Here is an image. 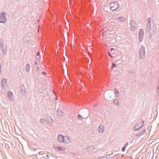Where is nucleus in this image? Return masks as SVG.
<instances>
[{"label":"nucleus","mask_w":159,"mask_h":159,"mask_svg":"<svg viewBox=\"0 0 159 159\" xmlns=\"http://www.w3.org/2000/svg\"><path fill=\"white\" fill-rule=\"evenodd\" d=\"M119 6V4L117 2L112 3L110 5V9L112 11L115 10L118 8Z\"/></svg>","instance_id":"nucleus-1"},{"label":"nucleus","mask_w":159,"mask_h":159,"mask_svg":"<svg viewBox=\"0 0 159 159\" xmlns=\"http://www.w3.org/2000/svg\"><path fill=\"white\" fill-rule=\"evenodd\" d=\"M6 19L5 16V14L1 13L0 14V22L4 23L6 21Z\"/></svg>","instance_id":"nucleus-2"},{"label":"nucleus","mask_w":159,"mask_h":159,"mask_svg":"<svg viewBox=\"0 0 159 159\" xmlns=\"http://www.w3.org/2000/svg\"><path fill=\"white\" fill-rule=\"evenodd\" d=\"M7 96L9 100L12 101L13 100V96L12 92L9 91L7 93Z\"/></svg>","instance_id":"nucleus-3"},{"label":"nucleus","mask_w":159,"mask_h":159,"mask_svg":"<svg viewBox=\"0 0 159 159\" xmlns=\"http://www.w3.org/2000/svg\"><path fill=\"white\" fill-rule=\"evenodd\" d=\"M70 141V139L67 136H64L63 142L66 143H68Z\"/></svg>","instance_id":"nucleus-4"},{"label":"nucleus","mask_w":159,"mask_h":159,"mask_svg":"<svg viewBox=\"0 0 159 159\" xmlns=\"http://www.w3.org/2000/svg\"><path fill=\"white\" fill-rule=\"evenodd\" d=\"M64 136L62 135H59L58 137V139L60 142H63Z\"/></svg>","instance_id":"nucleus-5"},{"label":"nucleus","mask_w":159,"mask_h":159,"mask_svg":"<svg viewBox=\"0 0 159 159\" xmlns=\"http://www.w3.org/2000/svg\"><path fill=\"white\" fill-rule=\"evenodd\" d=\"M98 130L99 132L102 133L104 131V127L102 125H100L98 128Z\"/></svg>","instance_id":"nucleus-6"},{"label":"nucleus","mask_w":159,"mask_h":159,"mask_svg":"<svg viewBox=\"0 0 159 159\" xmlns=\"http://www.w3.org/2000/svg\"><path fill=\"white\" fill-rule=\"evenodd\" d=\"M143 30L142 29L140 30L139 36V37L140 38L141 36L142 37H143Z\"/></svg>","instance_id":"nucleus-7"},{"label":"nucleus","mask_w":159,"mask_h":159,"mask_svg":"<svg viewBox=\"0 0 159 159\" xmlns=\"http://www.w3.org/2000/svg\"><path fill=\"white\" fill-rule=\"evenodd\" d=\"M56 148L57 149V150L59 151H62L65 149L64 148H61V147H56Z\"/></svg>","instance_id":"nucleus-8"},{"label":"nucleus","mask_w":159,"mask_h":159,"mask_svg":"<svg viewBox=\"0 0 159 159\" xmlns=\"http://www.w3.org/2000/svg\"><path fill=\"white\" fill-rule=\"evenodd\" d=\"M58 112V115L59 116H62L63 115V112L59 110V111L58 110H57Z\"/></svg>","instance_id":"nucleus-9"},{"label":"nucleus","mask_w":159,"mask_h":159,"mask_svg":"<svg viewBox=\"0 0 159 159\" xmlns=\"http://www.w3.org/2000/svg\"><path fill=\"white\" fill-rule=\"evenodd\" d=\"M119 19L120 21H124L125 20V18L122 17H120L119 18Z\"/></svg>","instance_id":"nucleus-10"},{"label":"nucleus","mask_w":159,"mask_h":159,"mask_svg":"<svg viewBox=\"0 0 159 159\" xmlns=\"http://www.w3.org/2000/svg\"><path fill=\"white\" fill-rule=\"evenodd\" d=\"M114 103L116 104H118V101L117 100H115L114 101Z\"/></svg>","instance_id":"nucleus-11"},{"label":"nucleus","mask_w":159,"mask_h":159,"mask_svg":"<svg viewBox=\"0 0 159 159\" xmlns=\"http://www.w3.org/2000/svg\"><path fill=\"white\" fill-rule=\"evenodd\" d=\"M116 67V65L114 63H113L112 64V65L111 66V68H113Z\"/></svg>","instance_id":"nucleus-12"},{"label":"nucleus","mask_w":159,"mask_h":159,"mask_svg":"<svg viewBox=\"0 0 159 159\" xmlns=\"http://www.w3.org/2000/svg\"><path fill=\"white\" fill-rule=\"evenodd\" d=\"M78 118L80 119H81L82 118V117L80 115H78Z\"/></svg>","instance_id":"nucleus-13"},{"label":"nucleus","mask_w":159,"mask_h":159,"mask_svg":"<svg viewBox=\"0 0 159 159\" xmlns=\"http://www.w3.org/2000/svg\"><path fill=\"white\" fill-rule=\"evenodd\" d=\"M143 37H142L141 36L140 38L139 37V40L140 42L142 41L143 40Z\"/></svg>","instance_id":"nucleus-14"},{"label":"nucleus","mask_w":159,"mask_h":159,"mask_svg":"<svg viewBox=\"0 0 159 159\" xmlns=\"http://www.w3.org/2000/svg\"><path fill=\"white\" fill-rule=\"evenodd\" d=\"M125 150V147L124 146V147H123L122 148V150L123 151H124Z\"/></svg>","instance_id":"nucleus-15"},{"label":"nucleus","mask_w":159,"mask_h":159,"mask_svg":"<svg viewBox=\"0 0 159 159\" xmlns=\"http://www.w3.org/2000/svg\"><path fill=\"white\" fill-rule=\"evenodd\" d=\"M108 54L111 57H112V56L110 54V53H109V52L108 51Z\"/></svg>","instance_id":"nucleus-16"},{"label":"nucleus","mask_w":159,"mask_h":159,"mask_svg":"<svg viewBox=\"0 0 159 159\" xmlns=\"http://www.w3.org/2000/svg\"><path fill=\"white\" fill-rule=\"evenodd\" d=\"M39 54H40L39 52H38L37 54V55H36V57H37V56H39Z\"/></svg>","instance_id":"nucleus-17"},{"label":"nucleus","mask_w":159,"mask_h":159,"mask_svg":"<svg viewBox=\"0 0 159 159\" xmlns=\"http://www.w3.org/2000/svg\"><path fill=\"white\" fill-rule=\"evenodd\" d=\"M114 50V48H111V51H112V50Z\"/></svg>","instance_id":"nucleus-18"},{"label":"nucleus","mask_w":159,"mask_h":159,"mask_svg":"<svg viewBox=\"0 0 159 159\" xmlns=\"http://www.w3.org/2000/svg\"><path fill=\"white\" fill-rule=\"evenodd\" d=\"M39 30H38V32H39Z\"/></svg>","instance_id":"nucleus-19"},{"label":"nucleus","mask_w":159,"mask_h":159,"mask_svg":"<svg viewBox=\"0 0 159 159\" xmlns=\"http://www.w3.org/2000/svg\"><path fill=\"white\" fill-rule=\"evenodd\" d=\"M151 20V19H148V21H150Z\"/></svg>","instance_id":"nucleus-20"},{"label":"nucleus","mask_w":159,"mask_h":159,"mask_svg":"<svg viewBox=\"0 0 159 159\" xmlns=\"http://www.w3.org/2000/svg\"><path fill=\"white\" fill-rule=\"evenodd\" d=\"M4 81L5 82V81H6V80H2V82H4Z\"/></svg>","instance_id":"nucleus-21"},{"label":"nucleus","mask_w":159,"mask_h":159,"mask_svg":"<svg viewBox=\"0 0 159 159\" xmlns=\"http://www.w3.org/2000/svg\"><path fill=\"white\" fill-rule=\"evenodd\" d=\"M67 75H68V73L67 74ZM67 77H68V78L69 79V76H68V75H67Z\"/></svg>","instance_id":"nucleus-22"},{"label":"nucleus","mask_w":159,"mask_h":159,"mask_svg":"<svg viewBox=\"0 0 159 159\" xmlns=\"http://www.w3.org/2000/svg\"><path fill=\"white\" fill-rule=\"evenodd\" d=\"M66 40H67V41H68V39H67V38L66 39Z\"/></svg>","instance_id":"nucleus-23"},{"label":"nucleus","mask_w":159,"mask_h":159,"mask_svg":"<svg viewBox=\"0 0 159 159\" xmlns=\"http://www.w3.org/2000/svg\"><path fill=\"white\" fill-rule=\"evenodd\" d=\"M66 39H65V40H66Z\"/></svg>","instance_id":"nucleus-24"},{"label":"nucleus","mask_w":159,"mask_h":159,"mask_svg":"<svg viewBox=\"0 0 159 159\" xmlns=\"http://www.w3.org/2000/svg\"><path fill=\"white\" fill-rule=\"evenodd\" d=\"M66 39H65V40H66Z\"/></svg>","instance_id":"nucleus-25"},{"label":"nucleus","mask_w":159,"mask_h":159,"mask_svg":"<svg viewBox=\"0 0 159 159\" xmlns=\"http://www.w3.org/2000/svg\"><path fill=\"white\" fill-rule=\"evenodd\" d=\"M48 155H47V157H48Z\"/></svg>","instance_id":"nucleus-26"},{"label":"nucleus","mask_w":159,"mask_h":159,"mask_svg":"<svg viewBox=\"0 0 159 159\" xmlns=\"http://www.w3.org/2000/svg\"><path fill=\"white\" fill-rule=\"evenodd\" d=\"M48 155H47V157H48Z\"/></svg>","instance_id":"nucleus-27"}]
</instances>
